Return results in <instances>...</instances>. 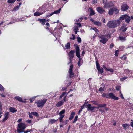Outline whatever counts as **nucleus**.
<instances>
[{
	"label": "nucleus",
	"instance_id": "6",
	"mask_svg": "<svg viewBox=\"0 0 133 133\" xmlns=\"http://www.w3.org/2000/svg\"><path fill=\"white\" fill-rule=\"evenodd\" d=\"M75 51L73 50H71L68 53L70 62L68 63V65H69L71 62L72 59L74 56Z\"/></svg>",
	"mask_w": 133,
	"mask_h": 133
},
{
	"label": "nucleus",
	"instance_id": "63",
	"mask_svg": "<svg viewBox=\"0 0 133 133\" xmlns=\"http://www.w3.org/2000/svg\"><path fill=\"white\" fill-rule=\"evenodd\" d=\"M92 103L94 104L97 105L98 104V103L96 101H94L92 102Z\"/></svg>",
	"mask_w": 133,
	"mask_h": 133
},
{
	"label": "nucleus",
	"instance_id": "41",
	"mask_svg": "<svg viewBox=\"0 0 133 133\" xmlns=\"http://www.w3.org/2000/svg\"><path fill=\"white\" fill-rule=\"evenodd\" d=\"M130 71L128 69H126L124 70V72L127 74H129Z\"/></svg>",
	"mask_w": 133,
	"mask_h": 133
},
{
	"label": "nucleus",
	"instance_id": "56",
	"mask_svg": "<svg viewBox=\"0 0 133 133\" xmlns=\"http://www.w3.org/2000/svg\"><path fill=\"white\" fill-rule=\"evenodd\" d=\"M82 61H78L77 63L78 65L80 66L82 65Z\"/></svg>",
	"mask_w": 133,
	"mask_h": 133
},
{
	"label": "nucleus",
	"instance_id": "43",
	"mask_svg": "<svg viewBox=\"0 0 133 133\" xmlns=\"http://www.w3.org/2000/svg\"><path fill=\"white\" fill-rule=\"evenodd\" d=\"M110 71L111 72H112L114 71V70L111 68L107 69V70Z\"/></svg>",
	"mask_w": 133,
	"mask_h": 133
},
{
	"label": "nucleus",
	"instance_id": "35",
	"mask_svg": "<svg viewBox=\"0 0 133 133\" xmlns=\"http://www.w3.org/2000/svg\"><path fill=\"white\" fill-rule=\"evenodd\" d=\"M35 96L33 97H32L30 99V101L31 102H32L33 101H34L35 99V98L37 96Z\"/></svg>",
	"mask_w": 133,
	"mask_h": 133
},
{
	"label": "nucleus",
	"instance_id": "36",
	"mask_svg": "<svg viewBox=\"0 0 133 133\" xmlns=\"http://www.w3.org/2000/svg\"><path fill=\"white\" fill-rule=\"evenodd\" d=\"M19 8V6L17 5L14 8L13 10V11H16Z\"/></svg>",
	"mask_w": 133,
	"mask_h": 133
},
{
	"label": "nucleus",
	"instance_id": "37",
	"mask_svg": "<svg viewBox=\"0 0 133 133\" xmlns=\"http://www.w3.org/2000/svg\"><path fill=\"white\" fill-rule=\"evenodd\" d=\"M73 29L74 30H79L78 26L77 25H75V23Z\"/></svg>",
	"mask_w": 133,
	"mask_h": 133
},
{
	"label": "nucleus",
	"instance_id": "38",
	"mask_svg": "<svg viewBox=\"0 0 133 133\" xmlns=\"http://www.w3.org/2000/svg\"><path fill=\"white\" fill-rule=\"evenodd\" d=\"M31 114H32L33 115L35 116H38V113L36 112H31Z\"/></svg>",
	"mask_w": 133,
	"mask_h": 133
},
{
	"label": "nucleus",
	"instance_id": "21",
	"mask_svg": "<svg viewBox=\"0 0 133 133\" xmlns=\"http://www.w3.org/2000/svg\"><path fill=\"white\" fill-rule=\"evenodd\" d=\"M10 111L12 113H14L17 111V110L15 108L11 107L9 108Z\"/></svg>",
	"mask_w": 133,
	"mask_h": 133
},
{
	"label": "nucleus",
	"instance_id": "55",
	"mask_svg": "<svg viewBox=\"0 0 133 133\" xmlns=\"http://www.w3.org/2000/svg\"><path fill=\"white\" fill-rule=\"evenodd\" d=\"M72 37H71L70 38L71 39L74 40L75 39V35L73 34H72Z\"/></svg>",
	"mask_w": 133,
	"mask_h": 133
},
{
	"label": "nucleus",
	"instance_id": "31",
	"mask_svg": "<svg viewBox=\"0 0 133 133\" xmlns=\"http://www.w3.org/2000/svg\"><path fill=\"white\" fill-rule=\"evenodd\" d=\"M119 39L122 42H124L126 40L125 38L122 36L119 37Z\"/></svg>",
	"mask_w": 133,
	"mask_h": 133
},
{
	"label": "nucleus",
	"instance_id": "44",
	"mask_svg": "<svg viewBox=\"0 0 133 133\" xmlns=\"http://www.w3.org/2000/svg\"><path fill=\"white\" fill-rule=\"evenodd\" d=\"M65 94V92H63L62 94L60 96L59 99H61L62 97L64 96V95Z\"/></svg>",
	"mask_w": 133,
	"mask_h": 133
},
{
	"label": "nucleus",
	"instance_id": "42",
	"mask_svg": "<svg viewBox=\"0 0 133 133\" xmlns=\"http://www.w3.org/2000/svg\"><path fill=\"white\" fill-rule=\"evenodd\" d=\"M83 19V18L82 17L76 20V22H81Z\"/></svg>",
	"mask_w": 133,
	"mask_h": 133
},
{
	"label": "nucleus",
	"instance_id": "59",
	"mask_svg": "<svg viewBox=\"0 0 133 133\" xmlns=\"http://www.w3.org/2000/svg\"><path fill=\"white\" fill-rule=\"evenodd\" d=\"M66 95L64 96L63 98V100H62V101H63V103H64V102H66L67 101V100L66 99Z\"/></svg>",
	"mask_w": 133,
	"mask_h": 133
},
{
	"label": "nucleus",
	"instance_id": "7",
	"mask_svg": "<svg viewBox=\"0 0 133 133\" xmlns=\"http://www.w3.org/2000/svg\"><path fill=\"white\" fill-rule=\"evenodd\" d=\"M73 66L71 65L70 66V68L68 71L69 74V77L70 78L74 76V73L72 72V69Z\"/></svg>",
	"mask_w": 133,
	"mask_h": 133
},
{
	"label": "nucleus",
	"instance_id": "14",
	"mask_svg": "<svg viewBox=\"0 0 133 133\" xmlns=\"http://www.w3.org/2000/svg\"><path fill=\"white\" fill-rule=\"evenodd\" d=\"M131 20L130 17L127 15H125V22L127 23H129Z\"/></svg>",
	"mask_w": 133,
	"mask_h": 133
},
{
	"label": "nucleus",
	"instance_id": "1",
	"mask_svg": "<svg viewBox=\"0 0 133 133\" xmlns=\"http://www.w3.org/2000/svg\"><path fill=\"white\" fill-rule=\"evenodd\" d=\"M121 22L119 20L111 21L108 22L107 26L110 28H115L119 26Z\"/></svg>",
	"mask_w": 133,
	"mask_h": 133
},
{
	"label": "nucleus",
	"instance_id": "34",
	"mask_svg": "<svg viewBox=\"0 0 133 133\" xmlns=\"http://www.w3.org/2000/svg\"><path fill=\"white\" fill-rule=\"evenodd\" d=\"M64 115H60V118H59L60 122L61 123L62 122V119L64 117Z\"/></svg>",
	"mask_w": 133,
	"mask_h": 133
},
{
	"label": "nucleus",
	"instance_id": "51",
	"mask_svg": "<svg viewBox=\"0 0 133 133\" xmlns=\"http://www.w3.org/2000/svg\"><path fill=\"white\" fill-rule=\"evenodd\" d=\"M68 120H66L64 121L62 123L64 125H66L68 122Z\"/></svg>",
	"mask_w": 133,
	"mask_h": 133
},
{
	"label": "nucleus",
	"instance_id": "40",
	"mask_svg": "<svg viewBox=\"0 0 133 133\" xmlns=\"http://www.w3.org/2000/svg\"><path fill=\"white\" fill-rule=\"evenodd\" d=\"M78 116L76 115L75 116L74 120L73 121V123H75L77 120Z\"/></svg>",
	"mask_w": 133,
	"mask_h": 133
},
{
	"label": "nucleus",
	"instance_id": "2",
	"mask_svg": "<svg viewBox=\"0 0 133 133\" xmlns=\"http://www.w3.org/2000/svg\"><path fill=\"white\" fill-rule=\"evenodd\" d=\"M17 131L19 133L22 132L26 128V125L25 124L22 122L19 123L18 125Z\"/></svg>",
	"mask_w": 133,
	"mask_h": 133
},
{
	"label": "nucleus",
	"instance_id": "32",
	"mask_svg": "<svg viewBox=\"0 0 133 133\" xmlns=\"http://www.w3.org/2000/svg\"><path fill=\"white\" fill-rule=\"evenodd\" d=\"M125 15H122L119 18V20L121 21H122L124 20L125 18Z\"/></svg>",
	"mask_w": 133,
	"mask_h": 133
},
{
	"label": "nucleus",
	"instance_id": "19",
	"mask_svg": "<svg viewBox=\"0 0 133 133\" xmlns=\"http://www.w3.org/2000/svg\"><path fill=\"white\" fill-rule=\"evenodd\" d=\"M15 98L18 101L20 102H23V99L22 98L19 96H16L15 97Z\"/></svg>",
	"mask_w": 133,
	"mask_h": 133
},
{
	"label": "nucleus",
	"instance_id": "48",
	"mask_svg": "<svg viewBox=\"0 0 133 133\" xmlns=\"http://www.w3.org/2000/svg\"><path fill=\"white\" fill-rule=\"evenodd\" d=\"M28 114L29 118H33V117L32 116V114H31V112L30 113L29 112Z\"/></svg>",
	"mask_w": 133,
	"mask_h": 133
},
{
	"label": "nucleus",
	"instance_id": "24",
	"mask_svg": "<svg viewBox=\"0 0 133 133\" xmlns=\"http://www.w3.org/2000/svg\"><path fill=\"white\" fill-rule=\"evenodd\" d=\"M122 126L124 129L126 130L128 128L129 125V124H123Z\"/></svg>",
	"mask_w": 133,
	"mask_h": 133
},
{
	"label": "nucleus",
	"instance_id": "64",
	"mask_svg": "<svg viewBox=\"0 0 133 133\" xmlns=\"http://www.w3.org/2000/svg\"><path fill=\"white\" fill-rule=\"evenodd\" d=\"M131 122L130 123V125L132 127H133V120H131Z\"/></svg>",
	"mask_w": 133,
	"mask_h": 133
},
{
	"label": "nucleus",
	"instance_id": "53",
	"mask_svg": "<svg viewBox=\"0 0 133 133\" xmlns=\"http://www.w3.org/2000/svg\"><path fill=\"white\" fill-rule=\"evenodd\" d=\"M121 59H122L123 60H125L127 59V57H126L125 56V55H123L121 57Z\"/></svg>",
	"mask_w": 133,
	"mask_h": 133
},
{
	"label": "nucleus",
	"instance_id": "33",
	"mask_svg": "<svg viewBox=\"0 0 133 133\" xmlns=\"http://www.w3.org/2000/svg\"><path fill=\"white\" fill-rule=\"evenodd\" d=\"M46 22V20L45 19H41L40 20V22L43 25H44L45 23Z\"/></svg>",
	"mask_w": 133,
	"mask_h": 133
},
{
	"label": "nucleus",
	"instance_id": "47",
	"mask_svg": "<svg viewBox=\"0 0 133 133\" xmlns=\"http://www.w3.org/2000/svg\"><path fill=\"white\" fill-rule=\"evenodd\" d=\"M65 112V110H63L61 111L59 113V114L60 115H62L63 114H64V113Z\"/></svg>",
	"mask_w": 133,
	"mask_h": 133
},
{
	"label": "nucleus",
	"instance_id": "16",
	"mask_svg": "<svg viewBox=\"0 0 133 133\" xmlns=\"http://www.w3.org/2000/svg\"><path fill=\"white\" fill-rule=\"evenodd\" d=\"M116 11L117 12H118V10L117 9L114 8H112L110 9L109 10L108 13L110 15H111L112 14L113 11Z\"/></svg>",
	"mask_w": 133,
	"mask_h": 133
},
{
	"label": "nucleus",
	"instance_id": "20",
	"mask_svg": "<svg viewBox=\"0 0 133 133\" xmlns=\"http://www.w3.org/2000/svg\"><path fill=\"white\" fill-rule=\"evenodd\" d=\"M54 36L56 38V39H57L58 38L60 37L61 35V34L60 32H59L58 33H57L55 34H53Z\"/></svg>",
	"mask_w": 133,
	"mask_h": 133
},
{
	"label": "nucleus",
	"instance_id": "29",
	"mask_svg": "<svg viewBox=\"0 0 133 133\" xmlns=\"http://www.w3.org/2000/svg\"><path fill=\"white\" fill-rule=\"evenodd\" d=\"M42 13H39L38 12H36L34 14V15L35 16H37L42 14Z\"/></svg>",
	"mask_w": 133,
	"mask_h": 133
},
{
	"label": "nucleus",
	"instance_id": "39",
	"mask_svg": "<svg viewBox=\"0 0 133 133\" xmlns=\"http://www.w3.org/2000/svg\"><path fill=\"white\" fill-rule=\"evenodd\" d=\"M9 112H8L5 113L4 115V117H6L8 118L9 117Z\"/></svg>",
	"mask_w": 133,
	"mask_h": 133
},
{
	"label": "nucleus",
	"instance_id": "3",
	"mask_svg": "<svg viewBox=\"0 0 133 133\" xmlns=\"http://www.w3.org/2000/svg\"><path fill=\"white\" fill-rule=\"evenodd\" d=\"M104 8H109L114 6V4L111 1L107 2V0H103Z\"/></svg>",
	"mask_w": 133,
	"mask_h": 133
},
{
	"label": "nucleus",
	"instance_id": "25",
	"mask_svg": "<svg viewBox=\"0 0 133 133\" xmlns=\"http://www.w3.org/2000/svg\"><path fill=\"white\" fill-rule=\"evenodd\" d=\"M57 119L55 120L54 119H50L49 120V123H50L52 124L53 123H55L57 121Z\"/></svg>",
	"mask_w": 133,
	"mask_h": 133
},
{
	"label": "nucleus",
	"instance_id": "27",
	"mask_svg": "<svg viewBox=\"0 0 133 133\" xmlns=\"http://www.w3.org/2000/svg\"><path fill=\"white\" fill-rule=\"evenodd\" d=\"M127 28V27L126 28L125 27V25H123L121 26L120 29L122 31H126Z\"/></svg>",
	"mask_w": 133,
	"mask_h": 133
},
{
	"label": "nucleus",
	"instance_id": "57",
	"mask_svg": "<svg viewBox=\"0 0 133 133\" xmlns=\"http://www.w3.org/2000/svg\"><path fill=\"white\" fill-rule=\"evenodd\" d=\"M127 78V77H123V78H121L120 80L121 81H124V80H125Z\"/></svg>",
	"mask_w": 133,
	"mask_h": 133
},
{
	"label": "nucleus",
	"instance_id": "18",
	"mask_svg": "<svg viewBox=\"0 0 133 133\" xmlns=\"http://www.w3.org/2000/svg\"><path fill=\"white\" fill-rule=\"evenodd\" d=\"M87 108L88 110H90L92 111H93L94 109L92 107L90 104H89L87 105Z\"/></svg>",
	"mask_w": 133,
	"mask_h": 133
},
{
	"label": "nucleus",
	"instance_id": "60",
	"mask_svg": "<svg viewBox=\"0 0 133 133\" xmlns=\"http://www.w3.org/2000/svg\"><path fill=\"white\" fill-rule=\"evenodd\" d=\"M120 97H121V98L122 99H124V97L123 96V94L121 93V91H120Z\"/></svg>",
	"mask_w": 133,
	"mask_h": 133
},
{
	"label": "nucleus",
	"instance_id": "4",
	"mask_svg": "<svg viewBox=\"0 0 133 133\" xmlns=\"http://www.w3.org/2000/svg\"><path fill=\"white\" fill-rule=\"evenodd\" d=\"M99 39H100L99 41L103 44L105 43L108 41L105 35H101L98 36Z\"/></svg>",
	"mask_w": 133,
	"mask_h": 133
},
{
	"label": "nucleus",
	"instance_id": "50",
	"mask_svg": "<svg viewBox=\"0 0 133 133\" xmlns=\"http://www.w3.org/2000/svg\"><path fill=\"white\" fill-rule=\"evenodd\" d=\"M77 42L78 43H80L81 42V39L80 37H78L77 38Z\"/></svg>",
	"mask_w": 133,
	"mask_h": 133
},
{
	"label": "nucleus",
	"instance_id": "9",
	"mask_svg": "<svg viewBox=\"0 0 133 133\" xmlns=\"http://www.w3.org/2000/svg\"><path fill=\"white\" fill-rule=\"evenodd\" d=\"M109 98H111L115 100L118 99V97L115 96L112 93H109Z\"/></svg>",
	"mask_w": 133,
	"mask_h": 133
},
{
	"label": "nucleus",
	"instance_id": "49",
	"mask_svg": "<svg viewBox=\"0 0 133 133\" xmlns=\"http://www.w3.org/2000/svg\"><path fill=\"white\" fill-rule=\"evenodd\" d=\"M121 88V87L119 85L117 86L116 87V89L118 91Z\"/></svg>",
	"mask_w": 133,
	"mask_h": 133
},
{
	"label": "nucleus",
	"instance_id": "22",
	"mask_svg": "<svg viewBox=\"0 0 133 133\" xmlns=\"http://www.w3.org/2000/svg\"><path fill=\"white\" fill-rule=\"evenodd\" d=\"M70 43H68L65 44V47H63V48L64 49H69L70 48Z\"/></svg>",
	"mask_w": 133,
	"mask_h": 133
},
{
	"label": "nucleus",
	"instance_id": "13",
	"mask_svg": "<svg viewBox=\"0 0 133 133\" xmlns=\"http://www.w3.org/2000/svg\"><path fill=\"white\" fill-rule=\"evenodd\" d=\"M90 20L94 24L97 26H99L101 25V23L99 21H96L92 18H91Z\"/></svg>",
	"mask_w": 133,
	"mask_h": 133
},
{
	"label": "nucleus",
	"instance_id": "58",
	"mask_svg": "<svg viewBox=\"0 0 133 133\" xmlns=\"http://www.w3.org/2000/svg\"><path fill=\"white\" fill-rule=\"evenodd\" d=\"M32 131L31 130H29L28 129V130H26L25 131H23V132H24V133H27L28 132H30V131Z\"/></svg>",
	"mask_w": 133,
	"mask_h": 133
},
{
	"label": "nucleus",
	"instance_id": "62",
	"mask_svg": "<svg viewBox=\"0 0 133 133\" xmlns=\"http://www.w3.org/2000/svg\"><path fill=\"white\" fill-rule=\"evenodd\" d=\"M8 119V118H6V117H4V118L3 119V120H2V122H5V121Z\"/></svg>",
	"mask_w": 133,
	"mask_h": 133
},
{
	"label": "nucleus",
	"instance_id": "15",
	"mask_svg": "<svg viewBox=\"0 0 133 133\" xmlns=\"http://www.w3.org/2000/svg\"><path fill=\"white\" fill-rule=\"evenodd\" d=\"M97 10L99 13L101 14L105 12V11L101 7H98L97 8Z\"/></svg>",
	"mask_w": 133,
	"mask_h": 133
},
{
	"label": "nucleus",
	"instance_id": "26",
	"mask_svg": "<svg viewBox=\"0 0 133 133\" xmlns=\"http://www.w3.org/2000/svg\"><path fill=\"white\" fill-rule=\"evenodd\" d=\"M75 114V112H71V115L69 118V120H71L74 117Z\"/></svg>",
	"mask_w": 133,
	"mask_h": 133
},
{
	"label": "nucleus",
	"instance_id": "8",
	"mask_svg": "<svg viewBox=\"0 0 133 133\" xmlns=\"http://www.w3.org/2000/svg\"><path fill=\"white\" fill-rule=\"evenodd\" d=\"M61 10V9L60 8L58 10L55 11L49 15H46V17H50L54 14H59Z\"/></svg>",
	"mask_w": 133,
	"mask_h": 133
},
{
	"label": "nucleus",
	"instance_id": "11",
	"mask_svg": "<svg viewBox=\"0 0 133 133\" xmlns=\"http://www.w3.org/2000/svg\"><path fill=\"white\" fill-rule=\"evenodd\" d=\"M129 7L127 4H123L121 6V9L122 11H126L128 9Z\"/></svg>",
	"mask_w": 133,
	"mask_h": 133
},
{
	"label": "nucleus",
	"instance_id": "54",
	"mask_svg": "<svg viewBox=\"0 0 133 133\" xmlns=\"http://www.w3.org/2000/svg\"><path fill=\"white\" fill-rule=\"evenodd\" d=\"M106 105V104H99V106L100 107H105Z\"/></svg>",
	"mask_w": 133,
	"mask_h": 133
},
{
	"label": "nucleus",
	"instance_id": "30",
	"mask_svg": "<svg viewBox=\"0 0 133 133\" xmlns=\"http://www.w3.org/2000/svg\"><path fill=\"white\" fill-rule=\"evenodd\" d=\"M102 96L104 97H105L107 98H109V93H103Z\"/></svg>",
	"mask_w": 133,
	"mask_h": 133
},
{
	"label": "nucleus",
	"instance_id": "46",
	"mask_svg": "<svg viewBox=\"0 0 133 133\" xmlns=\"http://www.w3.org/2000/svg\"><path fill=\"white\" fill-rule=\"evenodd\" d=\"M75 25H77V26L78 27H78L80 28L81 27L82 25L81 23H75Z\"/></svg>",
	"mask_w": 133,
	"mask_h": 133
},
{
	"label": "nucleus",
	"instance_id": "12",
	"mask_svg": "<svg viewBox=\"0 0 133 133\" xmlns=\"http://www.w3.org/2000/svg\"><path fill=\"white\" fill-rule=\"evenodd\" d=\"M75 49H76V56L77 57H79L81 56L80 55L79 48L77 44H76V46L75 48Z\"/></svg>",
	"mask_w": 133,
	"mask_h": 133
},
{
	"label": "nucleus",
	"instance_id": "45",
	"mask_svg": "<svg viewBox=\"0 0 133 133\" xmlns=\"http://www.w3.org/2000/svg\"><path fill=\"white\" fill-rule=\"evenodd\" d=\"M16 0H8L7 2L8 3H13L15 2Z\"/></svg>",
	"mask_w": 133,
	"mask_h": 133
},
{
	"label": "nucleus",
	"instance_id": "52",
	"mask_svg": "<svg viewBox=\"0 0 133 133\" xmlns=\"http://www.w3.org/2000/svg\"><path fill=\"white\" fill-rule=\"evenodd\" d=\"M4 88L3 86L0 84V90L4 91Z\"/></svg>",
	"mask_w": 133,
	"mask_h": 133
},
{
	"label": "nucleus",
	"instance_id": "23",
	"mask_svg": "<svg viewBox=\"0 0 133 133\" xmlns=\"http://www.w3.org/2000/svg\"><path fill=\"white\" fill-rule=\"evenodd\" d=\"M90 9L89 11L90 15V16H92L95 14V13L93 10L91 8H89Z\"/></svg>",
	"mask_w": 133,
	"mask_h": 133
},
{
	"label": "nucleus",
	"instance_id": "28",
	"mask_svg": "<svg viewBox=\"0 0 133 133\" xmlns=\"http://www.w3.org/2000/svg\"><path fill=\"white\" fill-rule=\"evenodd\" d=\"M90 30H94L95 31V32L97 34H98V33L99 32V31L96 27L91 28L90 29Z\"/></svg>",
	"mask_w": 133,
	"mask_h": 133
},
{
	"label": "nucleus",
	"instance_id": "61",
	"mask_svg": "<svg viewBox=\"0 0 133 133\" xmlns=\"http://www.w3.org/2000/svg\"><path fill=\"white\" fill-rule=\"evenodd\" d=\"M118 50H116L115 52V55L117 56H118Z\"/></svg>",
	"mask_w": 133,
	"mask_h": 133
},
{
	"label": "nucleus",
	"instance_id": "5",
	"mask_svg": "<svg viewBox=\"0 0 133 133\" xmlns=\"http://www.w3.org/2000/svg\"><path fill=\"white\" fill-rule=\"evenodd\" d=\"M46 100V99H44L43 100H39L37 101L36 103L37 104V107H42L44 104Z\"/></svg>",
	"mask_w": 133,
	"mask_h": 133
},
{
	"label": "nucleus",
	"instance_id": "10",
	"mask_svg": "<svg viewBox=\"0 0 133 133\" xmlns=\"http://www.w3.org/2000/svg\"><path fill=\"white\" fill-rule=\"evenodd\" d=\"M96 65L97 68L99 72L100 73H102L103 72V70L102 68H101L99 63L96 61Z\"/></svg>",
	"mask_w": 133,
	"mask_h": 133
},
{
	"label": "nucleus",
	"instance_id": "17",
	"mask_svg": "<svg viewBox=\"0 0 133 133\" xmlns=\"http://www.w3.org/2000/svg\"><path fill=\"white\" fill-rule=\"evenodd\" d=\"M63 103V101L61 100L57 103L56 106L58 107H59L61 106Z\"/></svg>",
	"mask_w": 133,
	"mask_h": 133
}]
</instances>
